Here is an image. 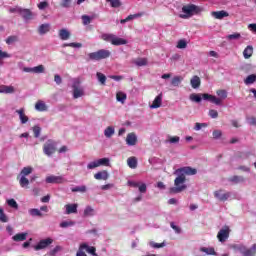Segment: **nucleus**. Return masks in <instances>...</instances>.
<instances>
[{
    "mask_svg": "<svg viewBox=\"0 0 256 256\" xmlns=\"http://www.w3.org/2000/svg\"><path fill=\"white\" fill-rule=\"evenodd\" d=\"M29 214L32 217H43V213H41V210L37 209V208H32L29 210Z\"/></svg>",
    "mask_w": 256,
    "mask_h": 256,
    "instance_id": "41",
    "label": "nucleus"
},
{
    "mask_svg": "<svg viewBox=\"0 0 256 256\" xmlns=\"http://www.w3.org/2000/svg\"><path fill=\"white\" fill-rule=\"evenodd\" d=\"M94 179L97 181H107V179H109V172H107V170L100 171L94 174Z\"/></svg>",
    "mask_w": 256,
    "mask_h": 256,
    "instance_id": "14",
    "label": "nucleus"
},
{
    "mask_svg": "<svg viewBox=\"0 0 256 256\" xmlns=\"http://www.w3.org/2000/svg\"><path fill=\"white\" fill-rule=\"evenodd\" d=\"M244 59H250L253 56V46H247L243 51Z\"/></svg>",
    "mask_w": 256,
    "mask_h": 256,
    "instance_id": "29",
    "label": "nucleus"
},
{
    "mask_svg": "<svg viewBox=\"0 0 256 256\" xmlns=\"http://www.w3.org/2000/svg\"><path fill=\"white\" fill-rule=\"evenodd\" d=\"M203 94H191L190 95V101H194L195 103H201Z\"/></svg>",
    "mask_w": 256,
    "mask_h": 256,
    "instance_id": "40",
    "label": "nucleus"
},
{
    "mask_svg": "<svg viewBox=\"0 0 256 256\" xmlns=\"http://www.w3.org/2000/svg\"><path fill=\"white\" fill-rule=\"evenodd\" d=\"M84 251H86V253H90V255H93V256H97V249L93 246H89L85 243V247H84Z\"/></svg>",
    "mask_w": 256,
    "mask_h": 256,
    "instance_id": "37",
    "label": "nucleus"
},
{
    "mask_svg": "<svg viewBox=\"0 0 256 256\" xmlns=\"http://www.w3.org/2000/svg\"><path fill=\"white\" fill-rule=\"evenodd\" d=\"M32 131H33L34 137H35L36 139H38V137L41 136V127H39V126H34V127L32 128Z\"/></svg>",
    "mask_w": 256,
    "mask_h": 256,
    "instance_id": "53",
    "label": "nucleus"
},
{
    "mask_svg": "<svg viewBox=\"0 0 256 256\" xmlns=\"http://www.w3.org/2000/svg\"><path fill=\"white\" fill-rule=\"evenodd\" d=\"M85 247H86L85 243L81 244L79 246V249H78L77 253H76V256H87V254L85 253Z\"/></svg>",
    "mask_w": 256,
    "mask_h": 256,
    "instance_id": "49",
    "label": "nucleus"
},
{
    "mask_svg": "<svg viewBox=\"0 0 256 256\" xmlns=\"http://www.w3.org/2000/svg\"><path fill=\"white\" fill-rule=\"evenodd\" d=\"M73 97L74 99H79V97H83V89L78 88L77 86H73Z\"/></svg>",
    "mask_w": 256,
    "mask_h": 256,
    "instance_id": "31",
    "label": "nucleus"
},
{
    "mask_svg": "<svg viewBox=\"0 0 256 256\" xmlns=\"http://www.w3.org/2000/svg\"><path fill=\"white\" fill-rule=\"evenodd\" d=\"M139 17H143V13H137V14H130L127 18L126 21H133V19H137Z\"/></svg>",
    "mask_w": 256,
    "mask_h": 256,
    "instance_id": "57",
    "label": "nucleus"
},
{
    "mask_svg": "<svg viewBox=\"0 0 256 256\" xmlns=\"http://www.w3.org/2000/svg\"><path fill=\"white\" fill-rule=\"evenodd\" d=\"M31 173H33V168L28 166V167H24L21 172L18 174V176L20 177H27V175H31Z\"/></svg>",
    "mask_w": 256,
    "mask_h": 256,
    "instance_id": "27",
    "label": "nucleus"
},
{
    "mask_svg": "<svg viewBox=\"0 0 256 256\" xmlns=\"http://www.w3.org/2000/svg\"><path fill=\"white\" fill-rule=\"evenodd\" d=\"M200 251L202 253H206V255H217V252H215V248H213V247H210V248L201 247Z\"/></svg>",
    "mask_w": 256,
    "mask_h": 256,
    "instance_id": "33",
    "label": "nucleus"
},
{
    "mask_svg": "<svg viewBox=\"0 0 256 256\" xmlns=\"http://www.w3.org/2000/svg\"><path fill=\"white\" fill-rule=\"evenodd\" d=\"M109 165V158H102L98 159L96 161L90 162L87 165V169H97V167L105 166L107 167Z\"/></svg>",
    "mask_w": 256,
    "mask_h": 256,
    "instance_id": "5",
    "label": "nucleus"
},
{
    "mask_svg": "<svg viewBox=\"0 0 256 256\" xmlns=\"http://www.w3.org/2000/svg\"><path fill=\"white\" fill-rule=\"evenodd\" d=\"M183 13L186 15L181 14L180 17L181 19H187V17H191L195 11H197V7L195 5H186L182 7Z\"/></svg>",
    "mask_w": 256,
    "mask_h": 256,
    "instance_id": "6",
    "label": "nucleus"
},
{
    "mask_svg": "<svg viewBox=\"0 0 256 256\" xmlns=\"http://www.w3.org/2000/svg\"><path fill=\"white\" fill-rule=\"evenodd\" d=\"M17 41H19V37H18V36H15V35L9 36V37L6 39L7 45H13V43H17Z\"/></svg>",
    "mask_w": 256,
    "mask_h": 256,
    "instance_id": "45",
    "label": "nucleus"
},
{
    "mask_svg": "<svg viewBox=\"0 0 256 256\" xmlns=\"http://www.w3.org/2000/svg\"><path fill=\"white\" fill-rule=\"evenodd\" d=\"M63 47H73L76 49H81V47H83V44L77 43V42L65 43V44H63Z\"/></svg>",
    "mask_w": 256,
    "mask_h": 256,
    "instance_id": "48",
    "label": "nucleus"
},
{
    "mask_svg": "<svg viewBox=\"0 0 256 256\" xmlns=\"http://www.w3.org/2000/svg\"><path fill=\"white\" fill-rule=\"evenodd\" d=\"M150 247L153 249H162V247H165V242L157 243V242H150Z\"/></svg>",
    "mask_w": 256,
    "mask_h": 256,
    "instance_id": "52",
    "label": "nucleus"
},
{
    "mask_svg": "<svg viewBox=\"0 0 256 256\" xmlns=\"http://www.w3.org/2000/svg\"><path fill=\"white\" fill-rule=\"evenodd\" d=\"M192 89H199L201 87V78L199 76H193L190 80Z\"/></svg>",
    "mask_w": 256,
    "mask_h": 256,
    "instance_id": "19",
    "label": "nucleus"
},
{
    "mask_svg": "<svg viewBox=\"0 0 256 256\" xmlns=\"http://www.w3.org/2000/svg\"><path fill=\"white\" fill-rule=\"evenodd\" d=\"M256 81V75L252 74L249 75L248 77H246V79L244 80L245 85H253V83H255Z\"/></svg>",
    "mask_w": 256,
    "mask_h": 256,
    "instance_id": "42",
    "label": "nucleus"
},
{
    "mask_svg": "<svg viewBox=\"0 0 256 256\" xmlns=\"http://www.w3.org/2000/svg\"><path fill=\"white\" fill-rule=\"evenodd\" d=\"M7 205L12 209H19V204H17V201L13 198L7 200Z\"/></svg>",
    "mask_w": 256,
    "mask_h": 256,
    "instance_id": "46",
    "label": "nucleus"
},
{
    "mask_svg": "<svg viewBox=\"0 0 256 256\" xmlns=\"http://www.w3.org/2000/svg\"><path fill=\"white\" fill-rule=\"evenodd\" d=\"M107 3H110L111 7H113L114 9H117L119 7H121V5H123V3H121V0H106Z\"/></svg>",
    "mask_w": 256,
    "mask_h": 256,
    "instance_id": "44",
    "label": "nucleus"
},
{
    "mask_svg": "<svg viewBox=\"0 0 256 256\" xmlns=\"http://www.w3.org/2000/svg\"><path fill=\"white\" fill-rule=\"evenodd\" d=\"M0 221L1 223H7V221H9V218H7V215H5L3 208H0Z\"/></svg>",
    "mask_w": 256,
    "mask_h": 256,
    "instance_id": "55",
    "label": "nucleus"
},
{
    "mask_svg": "<svg viewBox=\"0 0 256 256\" xmlns=\"http://www.w3.org/2000/svg\"><path fill=\"white\" fill-rule=\"evenodd\" d=\"M174 175L177 177L174 180L175 187L169 189L170 195H176L177 193H183L187 189L185 182L187 181V175H197V169L189 166L178 168L175 170Z\"/></svg>",
    "mask_w": 256,
    "mask_h": 256,
    "instance_id": "1",
    "label": "nucleus"
},
{
    "mask_svg": "<svg viewBox=\"0 0 256 256\" xmlns=\"http://www.w3.org/2000/svg\"><path fill=\"white\" fill-rule=\"evenodd\" d=\"M223 132L221 130H214L212 133L213 139H221Z\"/></svg>",
    "mask_w": 256,
    "mask_h": 256,
    "instance_id": "58",
    "label": "nucleus"
},
{
    "mask_svg": "<svg viewBox=\"0 0 256 256\" xmlns=\"http://www.w3.org/2000/svg\"><path fill=\"white\" fill-rule=\"evenodd\" d=\"M88 57L91 61H101L103 59H109V57H111V51L100 49L96 52L89 53Z\"/></svg>",
    "mask_w": 256,
    "mask_h": 256,
    "instance_id": "3",
    "label": "nucleus"
},
{
    "mask_svg": "<svg viewBox=\"0 0 256 256\" xmlns=\"http://www.w3.org/2000/svg\"><path fill=\"white\" fill-rule=\"evenodd\" d=\"M228 181H230V183H235L236 185L238 183H245V178L243 176H232L228 179Z\"/></svg>",
    "mask_w": 256,
    "mask_h": 256,
    "instance_id": "26",
    "label": "nucleus"
},
{
    "mask_svg": "<svg viewBox=\"0 0 256 256\" xmlns=\"http://www.w3.org/2000/svg\"><path fill=\"white\" fill-rule=\"evenodd\" d=\"M127 165L130 169H137V158L136 157H129L127 159Z\"/></svg>",
    "mask_w": 256,
    "mask_h": 256,
    "instance_id": "28",
    "label": "nucleus"
},
{
    "mask_svg": "<svg viewBox=\"0 0 256 256\" xmlns=\"http://www.w3.org/2000/svg\"><path fill=\"white\" fill-rule=\"evenodd\" d=\"M116 99L120 103H125V101H127V94H125L124 92H117Z\"/></svg>",
    "mask_w": 256,
    "mask_h": 256,
    "instance_id": "39",
    "label": "nucleus"
},
{
    "mask_svg": "<svg viewBox=\"0 0 256 256\" xmlns=\"http://www.w3.org/2000/svg\"><path fill=\"white\" fill-rule=\"evenodd\" d=\"M57 151V147L55 142L53 140H48L44 145H43V152L48 156L51 157Z\"/></svg>",
    "mask_w": 256,
    "mask_h": 256,
    "instance_id": "4",
    "label": "nucleus"
},
{
    "mask_svg": "<svg viewBox=\"0 0 256 256\" xmlns=\"http://www.w3.org/2000/svg\"><path fill=\"white\" fill-rule=\"evenodd\" d=\"M0 93H5L6 95H11L15 93V87L7 86V85H0Z\"/></svg>",
    "mask_w": 256,
    "mask_h": 256,
    "instance_id": "16",
    "label": "nucleus"
},
{
    "mask_svg": "<svg viewBox=\"0 0 256 256\" xmlns=\"http://www.w3.org/2000/svg\"><path fill=\"white\" fill-rule=\"evenodd\" d=\"M72 193H86L87 192V186H76L71 189Z\"/></svg>",
    "mask_w": 256,
    "mask_h": 256,
    "instance_id": "38",
    "label": "nucleus"
},
{
    "mask_svg": "<svg viewBox=\"0 0 256 256\" xmlns=\"http://www.w3.org/2000/svg\"><path fill=\"white\" fill-rule=\"evenodd\" d=\"M96 76H97L98 81H100L101 85H105V83L107 81V77L101 72H97Z\"/></svg>",
    "mask_w": 256,
    "mask_h": 256,
    "instance_id": "47",
    "label": "nucleus"
},
{
    "mask_svg": "<svg viewBox=\"0 0 256 256\" xmlns=\"http://www.w3.org/2000/svg\"><path fill=\"white\" fill-rule=\"evenodd\" d=\"M134 63L137 65V67H145L149 61L147 58H138L134 61Z\"/></svg>",
    "mask_w": 256,
    "mask_h": 256,
    "instance_id": "36",
    "label": "nucleus"
},
{
    "mask_svg": "<svg viewBox=\"0 0 256 256\" xmlns=\"http://www.w3.org/2000/svg\"><path fill=\"white\" fill-rule=\"evenodd\" d=\"M187 42L185 40H179L177 44V49H186Z\"/></svg>",
    "mask_w": 256,
    "mask_h": 256,
    "instance_id": "60",
    "label": "nucleus"
},
{
    "mask_svg": "<svg viewBox=\"0 0 256 256\" xmlns=\"http://www.w3.org/2000/svg\"><path fill=\"white\" fill-rule=\"evenodd\" d=\"M53 243V239L46 238L43 240H40L37 245L34 246L35 251H41V249H46V247H49Z\"/></svg>",
    "mask_w": 256,
    "mask_h": 256,
    "instance_id": "8",
    "label": "nucleus"
},
{
    "mask_svg": "<svg viewBox=\"0 0 256 256\" xmlns=\"http://www.w3.org/2000/svg\"><path fill=\"white\" fill-rule=\"evenodd\" d=\"M214 197L218 199V201L225 202L229 199V197H231V192H225L223 189L216 190L214 192Z\"/></svg>",
    "mask_w": 256,
    "mask_h": 256,
    "instance_id": "7",
    "label": "nucleus"
},
{
    "mask_svg": "<svg viewBox=\"0 0 256 256\" xmlns=\"http://www.w3.org/2000/svg\"><path fill=\"white\" fill-rule=\"evenodd\" d=\"M51 31V25L49 24H41L38 28V33L40 35H45V33H49Z\"/></svg>",
    "mask_w": 256,
    "mask_h": 256,
    "instance_id": "23",
    "label": "nucleus"
},
{
    "mask_svg": "<svg viewBox=\"0 0 256 256\" xmlns=\"http://www.w3.org/2000/svg\"><path fill=\"white\" fill-rule=\"evenodd\" d=\"M126 144L129 145L130 147L137 145V134H135V132L127 134Z\"/></svg>",
    "mask_w": 256,
    "mask_h": 256,
    "instance_id": "12",
    "label": "nucleus"
},
{
    "mask_svg": "<svg viewBox=\"0 0 256 256\" xmlns=\"http://www.w3.org/2000/svg\"><path fill=\"white\" fill-rule=\"evenodd\" d=\"M27 235H28L27 232L18 233V234H15V235L12 237V239H13V241H16V242H19V241H26V240H27Z\"/></svg>",
    "mask_w": 256,
    "mask_h": 256,
    "instance_id": "24",
    "label": "nucleus"
},
{
    "mask_svg": "<svg viewBox=\"0 0 256 256\" xmlns=\"http://www.w3.org/2000/svg\"><path fill=\"white\" fill-rule=\"evenodd\" d=\"M162 103H163V93H160L158 96L155 97L150 107L151 109H159Z\"/></svg>",
    "mask_w": 256,
    "mask_h": 256,
    "instance_id": "15",
    "label": "nucleus"
},
{
    "mask_svg": "<svg viewBox=\"0 0 256 256\" xmlns=\"http://www.w3.org/2000/svg\"><path fill=\"white\" fill-rule=\"evenodd\" d=\"M46 7H49V3L47 1H43L38 4V9H40L41 11H43V9H46Z\"/></svg>",
    "mask_w": 256,
    "mask_h": 256,
    "instance_id": "62",
    "label": "nucleus"
},
{
    "mask_svg": "<svg viewBox=\"0 0 256 256\" xmlns=\"http://www.w3.org/2000/svg\"><path fill=\"white\" fill-rule=\"evenodd\" d=\"M33 73L39 74V73H45V66L38 65L33 67Z\"/></svg>",
    "mask_w": 256,
    "mask_h": 256,
    "instance_id": "50",
    "label": "nucleus"
},
{
    "mask_svg": "<svg viewBox=\"0 0 256 256\" xmlns=\"http://www.w3.org/2000/svg\"><path fill=\"white\" fill-rule=\"evenodd\" d=\"M216 95L219 97L217 98L215 95L204 93L202 94V99H204V101H210V103H214V105H223V101L227 99V91L223 89L217 90Z\"/></svg>",
    "mask_w": 256,
    "mask_h": 256,
    "instance_id": "2",
    "label": "nucleus"
},
{
    "mask_svg": "<svg viewBox=\"0 0 256 256\" xmlns=\"http://www.w3.org/2000/svg\"><path fill=\"white\" fill-rule=\"evenodd\" d=\"M226 39H228V41H233V40H237V39H241V34L240 33H234V34H229Z\"/></svg>",
    "mask_w": 256,
    "mask_h": 256,
    "instance_id": "51",
    "label": "nucleus"
},
{
    "mask_svg": "<svg viewBox=\"0 0 256 256\" xmlns=\"http://www.w3.org/2000/svg\"><path fill=\"white\" fill-rule=\"evenodd\" d=\"M138 189L140 193H147V184L145 183L139 184Z\"/></svg>",
    "mask_w": 256,
    "mask_h": 256,
    "instance_id": "63",
    "label": "nucleus"
},
{
    "mask_svg": "<svg viewBox=\"0 0 256 256\" xmlns=\"http://www.w3.org/2000/svg\"><path fill=\"white\" fill-rule=\"evenodd\" d=\"M115 37V34H107L104 33L101 35L102 41H106L107 43H113V38Z\"/></svg>",
    "mask_w": 256,
    "mask_h": 256,
    "instance_id": "35",
    "label": "nucleus"
},
{
    "mask_svg": "<svg viewBox=\"0 0 256 256\" xmlns=\"http://www.w3.org/2000/svg\"><path fill=\"white\" fill-rule=\"evenodd\" d=\"M17 180L19 181V185L22 188L29 187V179H27V176H17Z\"/></svg>",
    "mask_w": 256,
    "mask_h": 256,
    "instance_id": "22",
    "label": "nucleus"
},
{
    "mask_svg": "<svg viewBox=\"0 0 256 256\" xmlns=\"http://www.w3.org/2000/svg\"><path fill=\"white\" fill-rule=\"evenodd\" d=\"M36 111H47V105H45V102L39 100L35 104Z\"/></svg>",
    "mask_w": 256,
    "mask_h": 256,
    "instance_id": "32",
    "label": "nucleus"
},
{
    "mask_svg": "<svg viewBox=\"0 0 256 256\" xmlns=\"http://www.w3.org/2000/svg\"><path fill=\"white\" fill-rule=\"evenodd\" d=\"M16 113L19 115V119L23 125L29 121V117L25 115V109L21 108L19 110H16Z\"/></svg>",
    "mask_w": 256,
    "mask_h": 256,
    "instance_id": "17",
    "label": "nucleus"
},
{
    "mask_svg": "<svg viewBox=\"0 0 256 256\" xmlns=\"http://www.w3.org/2000/svg\"><path fill=\"white\" fill-rule=\"evenodd\" d=\"M77 204H66L65 209H66V215H71L73 213H77Z\"/></svg>",
    "mask_w": 256,
    "mask_h": 256,
    "instance_id": "20",
    "label": "nucleus"
},
{
    "mask_svg": "<svg viewBox=\"0 0 256 256\" xmlns=\"http://www.w3.org/2000/svg\"><path fill=\"white\" fill-rule=\"evenodd\" d=\"M170 226L175 231V233H178V234L181 233V229L179 228V226L175 225L174 222H171Z\"/></svg>",
    "mask_w": 256,
    "mask_h": 256,
    "instance_id": "64",
    "label": "nucleus"
},
{
    "mask_svg": "<svg viewBox=\"0 0 256 256\" xmlns=\"http://www.w3.org/2000/svg\"><path fill=\"white\" fill-rule=\"evenodd\" d=\"M212 17L215 19H224V17H229V12L222 10V11H214L212 12Z\"/></svg>",
    "mask_w": 256,
    "mask_h": 256,
    "instance_id": "18",
    "label": "nucleus"
},
{
    "mask_svg": "<svg viewBox=\"0 0 256 256\" xmlns=\"http://www.w3.org/2000/svg\"><path fill=\"white\" fill-rule=\"evenodd\" d=\"M104 135H105V137H107V139H111V137H113V135H115V128H113L112 126H108L104 130Z\"/></svg>",
    "mask_w": 256,
    "mask_h": 256,
    "instance_id": "30",
    "label": "nucleus"
},
{
    "mask_svg": "<svg viewBox=\"0 0 256 256\" xmlns=\"http://www.w3.org/2000/svg\"><path fill=\"white\" fill-rule=\"evenodd\" d=\"M18 13L23 17L26 21L33 19V12L29 9L18 8Z\"/></svg>",
    "mask_w": 256,
    "mask_h": 256,
    "instance_id": "13",
    "label": "nucleus"
},
{
    "mask_svg": "<svg viewBox=\"0 0 256 256\" xmlns=\"http://www.w3.org/2000/svg\"><path fill=\"white\" fill-rule=\"evenodd\" d=\"M84 215L85 217L93 215V208H91V206L86 207V209L84 210Z\"/></svg>",
    "mask_w": 256,
    "mask_h": 256,
    "instance_id": "61",
    "label": "nucleus"
},
{
    "mask_svg": "<svg viewBox=\"0 0 256 256\" xmlns=\"http://www.w3.org/2000/svg\"><path fill=\"white\" fill-rule=\"evenodd\" d=\"M209 117H211V119H217V117H219V112H217V110H209L208 112Z\"/></svg>",
    "mask_w": 256,
    "mask_h": 256,
    "instance_id": "59",
    "label": "nucleus"
},
{
    "mask_svg": "<svg viewBox=\"0 0 256 256\" xmlns=\"http://www.w3.org/2000/svg\"><path fill=\"white\" fill-rule=\"evenodd\" d=\"M240 253L243 256H255L256 255V244H253L251 248L247 249L245 246L239 248Z\"/></svg>",
    "mask_w": 256,
    "mask_h": 256,
    "instance_id": "9",
    "label": "nucleus"
},
{
    "mask_svg": "<svg viewBox=\"0 0 256 256\" xmlns=\"http://www.w3.org/2000/svg\"><path fill=\"white\" fill-rule=\"evenodd\" d=\"M46 183H52V184H61V183H67V180L63 178V176H48L46 177Z\"/></svg>",
    "mask_w": 256,
    "mask_h": 256,
    "instance_id": "10",
    "label": "nucleus"
},
{
    "mask_svg": "<svg viewBox=\"0 0 256 256\" xmlns=\"http://www.w3.org/2000/svg\"><path fill=\"white\" fill-rule=\"evenodd\" d=\"M183 81V77L181 76H175L172 78L171 80V85L173 87H179V85H181V82Z\"/></svg>",
    "mask_w": 256,
    "mask_h": 256,
    "instance_id": "34",
    "label": "nucleus"
},
{
    "mask_svg": "<svg viewBox=\"0 0 256 256\" xmlns=\"http://www.w3.org/2000/svg\"><path fill=\"white\" fill-rule=\"evenodd\" d=\"M73 225H75V222L73 221H63L60 223V227H62V229H65L67 227H73Z\"/></svg>",
    "mask_w": 256,
    "mask_h": 256,
    "instance_id": "54",
    "label": "nucleus"
},
{
    "mask_svg": "<svg viewBox=\"0 0 256 256\" xmlns=\"http://www.w3.org/2000/svg\"><path fill=\"white\" fill-rule=\"evenodd\" d=\"M93 19H95V16L82 15L83 25H89Z\"/></svg>",
    "mask_w": 256,
    "mask_h": 256,
    "instance_id": "43",
    "label": "nucleus"
},
{
    "mask_svg": "<svg viewBox=\"0 0 256 256\" xmlns=\"http://www.w3.org/2000/svg\"><path fill=\"white\" fill-rule=\"evenodd\" d=\"M111 45H115L116 47H119V45H127V40L114 35Z\"/></svg>",
    "mask_w": 256,
    "mask_h": 256,
    "instance_id": "21",
    "label": "nucleus"
},
{
    "mask_svg": "<svg viewBox=\"0 0 256 256\" xmlns=\"http://www.w3.org/2000/svg\"><path fill=\"white\" fill-rule=\"evenodd\" d=\"M59 37L62 41H67L71 37V33L67 29L59 30Z\"/></svg>",
    "mask_w": 256,
    "mask_h": 256,
    "instance_id": "25",
    "label": "nucleus"
},
{
    "mask_svg": "<svg viewBox=\"0 0 256 256\" xmlns=\"http://www.w3.org/2000/svg\"><path fill=\"white\" fill-rule=\"evenodd\" d=\"M217 239L220 243H225L229 239V228L221 229L217 234Z\"/></svg>",
    "mask_w": 256,
    "mask_h": 256,
    "instance_id": "11",
    "label": "nucleus"
},
{
    "mask_svg": "<svg viewBox=\"0 0 256 256\" xmlns=\"http://www.w3.org/2000/svg\"><path fill=\"white\" fill-rule=\"evenodd\" d=\"M71 3H73V0H62L60 6L64 7V9H69Z\"/></svg>",
    "mask_w": 256,
    "mask_h": 256,
    "instance_id": "56",
    "label": "nucleus"
}]
</instances>
